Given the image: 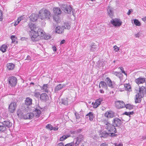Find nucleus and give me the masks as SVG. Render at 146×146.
Returning a JSON list of instances; mask_svg holds the SVG:
<instances>
[{"label":"nucleus","mask_w":146,"mask_h":146,"mask_svg":"<svg viewBox=\"0 0 146 146\" xmlns=\"http://www.w3.org/2000/svg\"><path fill=\"white\" fill-rule=\"evenodd\" d=\"M103 123L105 125V127L108 131L110 132L117 133V131L115 128L116 127H119L122 122L121 120L117 117L114 118L112 121V124L110 123L109 121L106 120L103 121Z\"/></svg>","instance_id":"obj_1"},{"label":"nucleus","mask_w":146,"mask_h":146,"mask_svg":"<svg viewBox=\"0 0 146 146\" xmlns=\"http://www.w3.org/2000/svg\"><path fill=\"white\" fill-rule=\"evenodd\" d=\"M27 111L25 109H19L17 111V115L20 119H31L34 117L32 113H27Z\"/></svg>","instance_id":"obj_2"},{"label":"nucleus","mask_w":146,"mask_h":146,"mask_svg":"<svg viewBox=\"0 0 146 146\" xmlns=\"http://www.w3.org/2000/svg\"><path fill=\"white\" fill-rule=\"evenodd\" d=\"M32 40L33 42L38 41L40 39H44L48 40L50 38V35L46 34L42 29H39L38 33L35 36V38H32Z\"/></svg>","instance_id":"obj_3"},{"label":"nucleus","mask_w":146,"mask_h":146,"mask_svg":"<svg viewBox=\"0 0 146 146\" xmlns=\"http://www.w3.org/2000/svg\"><path fill=\"white\" fill-rule=\"evenodd\" d=\"M146 94V88L143 86L139 87V92L135 95V102L139 103L141 102V98Z\"/></svg>","instance_id":"obj_4"},{"label":"nucleus","mask_w":146,"mask_h":146,"mask_svg":"<svg viewBox=\"0 0 146 146\" xmlns=\"http://www.w3.org/2000/svg\"><path fill=\"white\" fill-rule=\"evenodd\" d=\"M38 15L41 19H49L51 17V14L48 10L45 9H41L39 12Z\"/></svg>","instance_id":"obj_5"},{"label":"nucleus","mask_w":146,"mask_h":146,"mask_svg":"<svg viewBox=\"0 0 146 146\" xmlns=\"http://www.w3.org/2000/svg\"><path fill=\"white\" fill-rule=\"evenodd\" d=\"M29 28L31 30V31H30L29 35L31 37V39L32 40V37L35 38V36L38 33L39 29H38L37 30L36 25L33 23H29Z\"/></svg>","instance_id":"obj_6"},{"label":"nucleus","mask_w":146,"mask_h":146,"mask_svg":"<svg viewBox=\"0 0 146 146\" xmlns=\"http://www.w3.org/2000/svg\"><path fill=\"white\" fill-rule=\"evenodd\" d=\"M100 135L101 137L106 138L108 136H116L117 134L114 133V132L108 133L107 131L104 130H101L100 131Z\"/></svg>","instance_id":"obj_7"},{"label":"nucleus","mask_w":146,"mask_h":146,"mask_svg":"<svg viewBox=\"0 0 146 146\" xmlns=\"http://www.w3.org/2000/svg\"><path fill=\"white\" fill-rule=\"evenodd\" d=\"M9 83L12 86H15L17 84V80L15 76H11L8 78Z\"/></svg>","instance_id":"obj_8"},{"label":"nucleus","mask_w":146,"mask_h":146,"mask_svg":"<svg viewBox=\"0 0 146 146\" xmlns=\"http://www.w3.org/2000/svg\"><path fill=\"white\" fill-rule=\"evenodd\" d=\"M84 139L83 136L82 135L79 134L77 137L76 139L74 140V146H78L81 142Z\"/></svg>","instance_id":"obj_9"},{"label":"nucleus","mask_w":146,"mask_h":146,"mask_svg":"<svg viewBox=\"0 0 146 146\" xmlns=\"http://www.w3.org/2000/svg\"><path fill=\"white\" fill-rule=\"evenodd\" d=\"M110 23L115 27H119L122 24V22L119 19H112Z\"/></svg>","instance_id":"obj_10"},{"label":"nucleus","mask_w":146,"mask_h":146,"mask_svg":"<svg viewBox=\"0 0 146 146\" xmlns=\"http://www.w3.org/2000/svg\"><path fill=\"white\" fill-rule=\"evenodd\" d=\"M62 9L66 13L70 14L71 11L73 9L72 8L70 5H63L62 6Z\"/></svg>","instance_id":"obj_11"},{"label":"nucleus","mask_w":146,"mask_h":146,"mask_svg":"<svg viewBox=\"0 0 146 146\" xmlns=\"http://www.w3.org/2000/svg\"><path fill=\"white\" fill-rule=\"evenodd\" d=\"M17 107V104L15 102H11L9 105L8 109L9 111L11 113L14 112Z\"/></svg>","instance_id":"obj_12"},{"label":"nucleus","mask_w":146,"mask_h":146,"mask_svg":"<svg viewBox=\"0 0 146 146\" xmlns=\"http://www.w3.org/2000/svg\"><path fill=\"white\" fill-rule=\"evenodd\" d=\"M104 100L103 98H99L98 99H97L96 100L95 103L92 102V104L93 105V107L94 108H97L101 104V102Z\"/></svg>","instance_id":"obj_13"},{"label":"nucleus","mask_w":146,"mask_h":146,"mask_svg":"<svg viewBox=\"0 0 146 146\" xmlns=\"http://www.w3.org/2000/svg\"><path fill=\"white\" fill-rule=\"evenodd\" d=\"M105 81L107 85L111 88H113L115 86V82L114 81H112L109 78H106Z\"/></svg>","instance_id":"obj_14"},{"label":"nucleus","mask_w":146,"mask_h":146,"mask_svg":"<svg viewBox=\"0 0 146 146\" xmlns=\"http://www.w3.org/2000/svg\"><path fill=\"white\" fill-rule=\"evenodd\" d=\"M115 106L117 108L120 109L124 108L125 107V104L122 101H118L115 103Z\"/></svg>","instance_id":"obj_15"},{"label":"nucleus","mask_w":146,"mask_h":146,"mask_svg":"<svg viewBox=\"0 0 146 146\" xmlns=\"http://www.w3.org/2000/svg\"><path fill=\"white\" fill-rule=\"evenodd\" d=\"M64 29L65 28L63 26H58L56 28L55 32L58 34H61L63 32Z\"/></svg>","instance_id":"obj_16"},{"label":"nucleus","mask_w":146,"mask_h":146,"mask_svg":"<svg viewBox=\"0 0 146 146\" xmlns=\"http://www.w3.org/2000/svg\"><path fill=\"white\" fill-rule=\"evenodd\" d=\"M54 15H60L62 12L61 9L58 7H54L53 8Z\"/></svg>","instance_id":"obj_17"},{"label":"nucleus","mask_w":146,"mask_h":146,"mask_svg":"<svg viewBox=\"0 0 146 146\" xmlns=\"http://www.w3.org/2000/svg\"><path fill=\"white\" fill-rule=\"evenodd\" d=\"M39 16L37 14L32 13L29 17V18L31 21H35L37 20Z\"/></svg>","instance_id":"obj_18"},{"label":"nucleus","mask_w":146,"mask_h":146,"mask_svg":"<svg viewBox=\"0 0 146 146\" xmlns=\"http://www.w3.org/2000/svg\"><path fill=\"white\" fill-rule=\"evenodd\" d=\"M65 86L66 85L65 84H58L55 87L54 89L55 92V93L57 92L58 91L60 90L63 88L65 87Z\"/></svg>","instance_id":"obj_19"},{"label":"nucleus","mask_w":146,"mask_h":146,"mask_svg":"<svg viewBox=\"0 0 146 146\" xmlns=\"http://www.w3.org/2000/svg\"><path fill=\"white\" fill-rule=\"evenodd\" d=\"M145 81V78L141 77L135 80V82L138 84L144 83Z\"/></svg>","instance_id":"obj_20"},{"label":"nucleus","mask_w":146,"mask_h":146,"mask_svg":"<svg viewBox=\"0 0 146 146\" xmlns=\"http://www.w3.org/2000/svg\"><path fill=\"white\" fill-rule=\"evenodd\" d=\"M1 123L4 126H5L6 128V127L9 128L11 127L12 125V123L9 120H5L1 122Z\"/></svg>","instance_id":"obj_21"},{"label":"nucleus","mask_w":146,"mask_h":146,"mask_svg":"<svg viewBox=\"0 0 146 146\" xmlns=\"http://www.w3.org/2000/svg\"><path fill=\"white\" fill-rule=\"evenodd\" d=\"M108 11V15L111 18H112L113 16V9L110 7H108L107 9Z\"/></svg>","instance_id":"obj_22"},{"label":"nucleus","mask_w":146,"mask_h":146,"mask_svg":"<svg viewBox=\"0 0 146 146\" xmlns=\"http://www.w3.org/2000/svg\"><path fill=\"white\" fill-rule=\"evenodd\" d=\"M105 115L108 118H112L115 116V113L112 111H110L106 112Z\"/></svg>","instance_id":"obj_23"},{"label":"nucleus","mask_w":146,"mask_h":146,"mask_svg":"<svg viewBox=\"0 0 146 146\" xmlns=\"http://www.w3.org/2000/svg\"><path fill=\"white\" fill-rule=\"evenodd\" d=\"M32 99L29 97L26 98L25 101V104L28 106H30L32 104Z\"/></svg>","instance_id":"obj_24"},{"label":"nucleus","mask_w":146,"mask_h":146,"mask_svg":"<svg viewBox=\"0 0 146 146\" xmlns=\"http://www.w3.org/2000/svg\"><path fill=\"white\" fill-rule=\"evenodd\" d=\"M34 112V113H33L34 115V114H35V117L37 118L40 116L41 113L40 110L37 108L35 109Z\"/></svg>","instance_id":"obj_25"},{"label":"nucleus","mask_w":146,"mask_h":146,"mask_svg":"<svg viewBox=\"0 0 146 146\" xmlns=\"http://www.w3.org/2000/svg\"><path fill=\"white\" fill-rule=\"evenodd\" d=\"M86 118H89L90 120H92L94 118L93 113L92 112H90L86 115Z\"/></svg>","instance_id":"obj_26"},{"label":"nucleus","mask_w":146,"mask_h":146,"mask_svg":"<svg viewBox=\"0 0 146 146\" xmlns=\"http://www.w3.org/2000/svg\"><path fill=\"white\" fill-rule=\"evenodd\" d=\"M48 87V84H44L42 86H40V88L42 90H43L45 92H48V90L47 89Z\"/></svg>","instance_id":"obj_27"},{"label":"nucleus","mask_w":146,"mask_h":146,"mask_svg":"<svg viewBox=\"0 0 146 146\" xmlns=\"http://www.w3.org/2000/svg\"><path fill=\"white\" fill-rule=\"evenodd\" d=\"M48 97L47 94L46 93H43L40 95V99L42 101H45Z\"/></svg>","instance_id":"obj_28"},{"label":"nucleus","mask_w":146,"mask_h":146,"mask_svg":"<svg viewBox=\"0 0 146 146\" xmlns=\"http://www.w3.org/2000/svg\"><path fill=\"white\" fill-rule=\"evenodd\" d=\"M59 16V15H53V19L56 23H59L60 21Z\"/></svg>","instance_id":"obj_29"},{"label":"nucleus","mask_w":146,"mask_h":146,"mask_svg":"<svg viewBox=\"0 0 146 146\" xmlns=\"http://www.w3.org/2000/svg\"><path fill=\"white\" fill-rule=\"evenodd\" d=\"M100 85H101V87L105 89L107 88V86L106 83L105 82L103 81H101L100 82Z\"/></svg>","instance_id":"obj_30"},{"label":"nucleus","mask_w":146,"mask_h":146,"mask_svg":"<svg viewBox=\"0 0 146 146\" xmlns=\"http://www.w3.org/2000/svg\"><path fill=\"white\" fill-rule=\"evenodd\" d=\"M7 66L9 70H12L14 68L15 65L12 63H10L7 64Z\"/></svg>","instance_id":"obj_31"},{"label":"nucleus","mask_w":146,"mask_h":146,"mask_svg":"<svg viewBox=\"0 0 146 146\" xmlns=\"http://www.w3.org/2000/svg\"><path fill=\"white\" fill-rule=\"evenodd\" d=\"M97 47V45H96L94 43H92L91 46V51L93 52L95 51L96 50Z\"/></svg>","instance_id":"obj_32"},{"label":"nucleus","mask_w":146,"mask_h":146,"mask_svg":"<svg viewBox=\"0 0 146 146\" xmlns=\"http://www.w3.org/2000/svg\"><path fill=\"white\" fill-rule=\"evenodd\" d=\"M6 128L4 126L1 122L0 121V133L6 131Z\"/></svg>","instance_id":"obj_33"},{"label":"nucleus","mask_w":146,"mask_h":146,"mask_svg":"<svg viewBox=\"0 0 146 146\" xmlns=\"http://www.w3.org/2000/svg\"><path fill=\"white\" fill-rule=\"evenodd\" d=\"M7 46L6 45L4 44L2 45L0 48V50L3 52H5L6 51V49Z\"/></svg>","instance_id":"obj_34"},{"label":"nucleus","mask_w":146,"mask_h":146,"mask_svg":"<svg viewBox=\"0 0 146 146\" xmlns=\"http://www.w3.org/2000/svg\"><path fill=\"white\" fill-rule=\"evenodd\" d=\"M134 113V112L133 111L130 112H127L125 111L123 113V115H125L127 116H128L129 117V119H130V118L131 117V115H132Z\"/></svg>","instance_id":"obj_35"},{"label":"nucleus","mask_w":146,"mask_h":146,"mask_svg":"<svg viewBox=\"0 0 146 146\" xmlns=\"http://www.w3.org/2000/svg\"><path fill=\"white\" fill-rule=\"evenodd\" d=\"M11 38L12 40V43H15V42L17 43V41H16L17 38L15 36L11 35Z\"/></svg>","instance_id":"obj_36"},{"label":"nucleus","mask_w":146,"mask_h":146,"mask_svg":"<svg viewBox=\"0 0 146 146\" xmlns=\"http://www.w3.org/2000/svg\"><path fill=\"white\" fill-rule=\"evenodd\" d=\"M67 98H64L63 99H62L61 101L60 102L62 104H64L65 105H67L68 104V101L67 100Z\"/></svg>","instance_id":"obj_37"},{"label":"nucleus","mask_w":146,"mask_h":146,"mask_svg":"<svg viewBox=\"0 0 146 146\" xmlns=\"http://www.w3.org/2000/svg\"><path fill=\"white\" fill-rule=\"evenodd\" d=\"M125 107L126 109H128L129 110H130L133 109V106L131 104H127L126 105H125V107Z\"/></svg>","instance_id":"obj_38"},{"label":"nucleus","mask_w":146,"mask_h":146,"mask_svg":"<svg viewBox=\"0 0 146 146\" xmlns=\"http://www.w3.org/2000/svg\"><path fill=\"white\" fill-rule=\"evenodd\" d=\"M124 87L125 88V90H127L130 91L131 86L129 84H125L124 85Z\"/></svg>","instance_id":"obj_39"},{"label":"nucleus","mask_w":146,"mask_h":146,"mask_svg":"<svg viewBox=\"0 0 146 146\" xmlns=\"http://www.w3.org/2000/svg\"><path fill=\"white\" fill-rule=\"evenodd\" d=\"M133 23H134L136 26H140L141 25V23L137 19H135L133 20Z\"/></svg>","instance_id":"obj_40"},{"label":"nucleus","mask_w":146,"mask_h":146,"mask_svg":"<svg viewBox=\"0 0 146 146\" xmlns=\"http://www.w3.org/2000/svg\"><path fill=\"white\" fill-rule=\"evenodd\" d=\"M70 136V135H64L60 138V141H64Z\"/></svg>","instance_id":"obj_41"},{"label":"nucleus","mask_w":146,"mask_h":146,"mask_svg":"<svg viewBox=\"0 0 146 146\" xmlns=\"http://www.w3.org/2000/svg\"><path fill=\"white\" fill-rule=\"evenodd\" d=\"M65 28V29L66 28L67 29H69L70 28V25L69 23H65L64 26H63Z\"/></svg>","instance_id":"obj_42"},{"label":"nucleus","mask_w":146,"mask_h":146,"mask_svg":"<svg viewBox=\"0 0 146 146\" xmlns=\"http://www.w3.org/2000/svg\"><path fill=\"white\" fill-rule=\"evenodd\" d=\"M82 129H78L76 131H74L73 133H72V134L73 133L74 134H77L80 133L82 131Z\"/></svg>","instance_id":"obj_43"},{"label":"nucleus","mask_w":146,"mask_h":146,"mask_svg":"<svg viewBox=\"0 0 146 146\" xmlns=\"http://www.w3.org/2000/svg\"><path fill=\"white\" fill-rule=\"evenodd\" d=\"M46 128L47 129L50 130H52L53 129V127L50 124H48L46 126Z\"/></svg>","instance_id":"obj_44"},{"label":"nucleus","mask_w":146,"mask_h":146,"mask_svg":"<svg viewBox=\"0 0 146 146\" xmlns=\"http://www.w3.org/2000/svg\"><path fill=\"white\" fill-rule=\"evenodd\" d=\"M40 95V93L38 92H36L34 93V96L38 98Z\"/></svg>","instance_id":"obj_45"},{"label":"nucleus","mask_w":146,"mask_h":146,"mask_svg":"<svg viewBox=\"0 0 146 146\" xmlns=\"http://www.w3.org/2000/svg\"><path fill=\"white\" fill-rule=\"evenodd\" d=\"M119 68L120 69L122 73H124L125 75H127V73L125 72V71L124 70V68L122 67H119Z\"/></svg>","instance_id":"obj_46"},{"label":"nucleus","mask_w":146,"mask_h":146,"mask_svg":"<svg viewBox=\"0 0 146 146\" xmlns=\"http://www.w3.org/2000/svg\"><path fill=\"white\" fill-rule=\"evenodd\" d=\"M73 145L74 146V142L73 141L71 143L66 144L64 146H72Z\"/></svg>","instance_id":"obj_47"},{"label":"nucleus","mask_w":146,"mask_h":146,"mask_svg":"<svg viewBox=\"0 0 146 146\" xmlns=\"http://www.w3.org/2000/svg\"><path fill=\"white\" fill-rule=\"evenodd\" d=\"M122 76V74L120 72H119L116 76H117L118 77H119V78L120 79H121Z\"/></svg>","instance_id":"obj_48"},{"label":"nucleus","mask_w":146,"mask_h":146,"mask_svg":"<svg viewBox=\"0 0 146 146\" xmlns=\"http://www.w3.org/2000/svg\"><path fill=\"white\" fill-rule=\"evenodd\" d=\"M113 48H114V50H115L116 52H117L119 50V48L117 47V46L116 45L114 46H113Z\"/></svg>","instance_id":"obj_49"},{"label":"nucleus","mask_w":146,"mask_h":146,"mask_svg":"<svg viewBox=\"0 0 146 146\" xmlns=\"http://www.w3.org/2000/svg\"><path fill=\"white\" fill-rule=\"evenodd\" d=\"M24 16H22L19 17L17 19L20 22L21 20L24 19Z\"/></svg>","instance_id":"obj_50"},{"label":"nucleus","mask_w":146,"mask_h":146,"mask_svg":"<svg viewBox=\"0 0 146 146\" xmlns=\"http://www.w3.org/2000/svg\"><path fill=\"white\" fill-rule=\"evenodd\" d=\"M2 20V13L1 11L0 10V21H1Z\"/></svg>","instance_id":"obj_51"},{"label":"nucleus","mask_w":146,"mask_h":146,"mask_svg":"<svg viewBox=\"0 0 146 146\" xmlns=\"http://www.w3.org/2000/svg\"><path fill=\"white\" fill-rule=\"evenodd\" d=\"M25 60H27L30 61L31 60V57L30 56L28 55L27 56L26 58L25 59Z\"/></svg>","instance_id":"obj_52"},{"label":"nucleus","mask_w":146,"mask_h":146,"mask_svg":"<svg viewBox=\"0 0 146 146\" xmlns=\"http://www.w3.org/2000/svg\"><path fill=\"white\" fill-rule=\"evenodd\" d=\"M81 146H88V143L86 142H84L82 144Z\"/></svg>","instance_id":"obj_53"},{"label":"nucleus","mask_w":146,"mask_h":146,"mask_svg":"<svg viewBox=\"0 0 146 146\" xmlns=\"http://www.w3.org/2000/svg\"><path fill=\"white\" fill-rule=\"evenodd\" d=\"M20 22V21H19L17 19V21L15 22V23L14 24L15 26H16Z\"/></svg>","instance_id":"obj_54"},{"label":"nucleus","mask_w":146,"mask_h":146,"mask_svg":"<svg viewBox=\"0 0 146 146\" xmlns=\"http://www.w3.org/2000/svg\"><path fill=\"white\" fill-rule=\"evenodd\" d=\"M64 143L62 142L59 143L58 145V146H64Z\"/></svg>","instance_id":"obj_55"},{"label":"nucleus","mask_w":146,"mask_h":146,"mask_svg":"<svg viewBox=\"0 0 146 146\" xmlns=\"http://www.w3.org/2000/svg\"><path fill=\"white\" fill-rule=\"evenodd\" d=\"M53 50L54 51H56V48L55 46H53L52 48Z\"/></svg>","instance_id":"obj_56"},{"label":"nucleus","mask_w":146,"mask_h":146,"mask_svg":"<svg viewBox=\"0 0 146 146\" xmlns=\"http://www.w3.org/2000/svg\"><path fill=\"white\" fill-rule=\"evenodd\" d=\"M75 115H76V119H79L80 118V117L78 114H75Z\"/></svg>","instance_id":"obj_57"},{"label":"nucleus","mask_w":146,"mask_h":146,"mask_svg":"<svg viewBox=\"0 0 146 146\" xmlns=\"http://www.w3.org/2000/svg\"><path fill=\"white\" fill-rule=\"evenodd\" d=\"M100 146H108V145L106 143H104L101 144Z\"/></svg>","instance_id":"obj_58"},{"label":"nucleus","mask_w":146,"mask_h":146,"mask_svg":"<svg viewBox=\"0 0 146 146\" xmlns=\"http://www.w3.org/2000/svg\"><path fill=\"white\" fill-rule=\"evenodd\" d=\"M115 146H123V144L122 143H119L118 144H116L115 145Z\"/></svg>","instance_id":"obj_59"},{"label":"nucleus","mask_w":146,"mask_h":146,"mask_svg":"<svg viewBox=\"0 0 146 146\" xmlns=\"http://www.w3.org/2000/svg\"><path fill=\"white\" fill-rule=\"evenodd\" d=\"M58 127H53L52 130H54V131H57L58 130Z\"/></svg>","instance_id":"obj_60"},{"label":"nucleus","mask_w":146,"mask_h":146,"mask_svg":"<svg viewBox=\"0 0 146 146\" xmlns=\"http://www.w3.org/2000/svg\"><path fill=\"white\" fill-rule=\"evenodd\" d=\"M65 40H62V41H61L60 43V44H64V43H65Z\"/></svg>","instance_id":"obj_61"},{"label":"nucleus","mask_w":146,"mask_h":146,"mask_svg":"<svg viewBox=\"0 0 146 146\" xmlns=\"http://www.w3.org/2000/svg\"><path fill=\"white\" fill-rule=\"evenodd\" d=\"M142 20L145 22H146V16L142 18Z\"/></svg>","instance_id":"obj_62"},{"label":"nucleus","mask_w":146,"mask_h":146,"mask_svg":"<svg viewBox=\"0 0 146 146\" xmlns=\"http://www.w3.org/2000/svg\"><path fill=\"white\" fill-rule=\"evenodd\" d=\"M119 72H113V74L116 76Z\"/></svg>","instance_id":"obj_63"},{"label":"nucleus","mask_w":146,"mask_h":146,"mask_svg":"<svg viewBox=\"0 0 146 146\" xmlns=\"http://www.w3.org/2000/svg\"><path fill=\"white\" fill-rule=\"evenodd\" d=\"M131 9H129V10L128 11L127 13V14L128 15H129L131 13Z\"/></svg>","instance_id":"obj_64"}]
</instances>
